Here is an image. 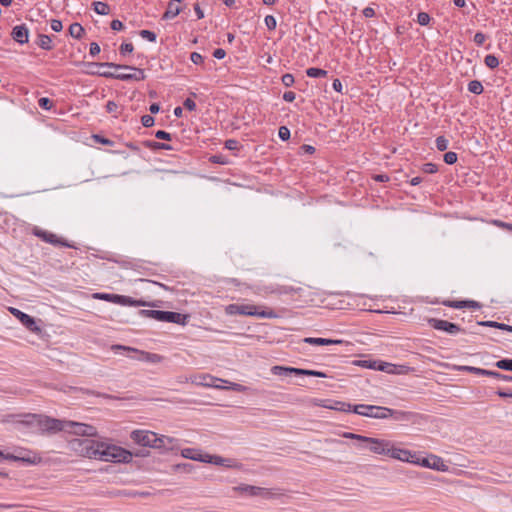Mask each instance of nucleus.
<instances>
[{
    "label": "nucleus",
    "instance_id": "29",
    "mask_svg": "<svg viewBox=\"0 0 512 512\" xmlns=\"http://www.w3.org/2000/svg\"><path fill=\"white\" fill-rule=\"evenodd\" d=\"M174 442V439L168 436L158 434L155 435V445L152 446V448L155 449H170L172 448V444Z\"/></svg>",
    "mask_w": 512,
    "mask_h": 512
},
{
    "label": "nucleus",
    "instance_id": "23",
    "mask_svg": "<svg viewBox=\"0 0 512 512\" xmlns=\"http://www.w3.org/2000/svg\"><path fill=\"white\" fill-rule=\"evenodd\" d=\"M31 452H19L18 454H6L5 459L12 461H21L28 464H36L40 462V457H37L35 454L31 455Z\"/></svg>",
    "mask_w": 512,
    "mask_h": 512
},
{
    "label": "nucleus",
    "instance_id": "19",
    "mask_svg": "<svg viewBox=\"0 0 512 512\" xmlns=\"http://www.w3.org/2000/svg\"><path fill=\"white\" fill-rule=\"evenodd\" d=\"M203 462L211 463V464H214L217 466H223V467H227V468H239L240 467V464H238L235 460L230 459V458H223L218 455L205 454Z\"/></svg>",
    "mask_w": 512,
    "mask_h": 512
},
{
    "label": "nucleus",
    "instance_id": "27",
    "mask_svg": "<svg viewBox=\"0 0 512 512\" xmlns=\"http://www.w3.org/2000/svg\"><path fill=\"white\" fill-rule=\"evenodd\" d=\"M181 0H170L167 6V10L163 15V19H173L175 18L182 10Z\"/></svg>",
    "mask_w": 512,
    "mask_h": 512
},
{
    "label": "nucleus",
    "instance_id": "8",
    "mask_svg": "<svg viewBox=\"0 0 512 512\" xmlns=\"http://www.w3.org/2000/svg\"><path fill=\"white\" fill-rule=\"evenodd\" d=\"M93 297L95 299L112 302V303L119 304L122 306L139 307V306L145 305V302H143L141 300H135V299H133L129 296H125V295L109 294V293H95L93 295Z\"/></svg>",
    "mask_w": 512,
    "mask_h": 512
},
{
    "label": "nucleus",
    "instance_id": "34",
    "mask_svg": "<svg viewBox=\"0 0 512 512\" xmlns=\"http://www.w3.org/2000/svg\"><path fill=\"white\" fill-rule=\"evenodd\" d=\"M93 9L99 15H107L110 12V7L107 3L101 1L93 2Z\"/></svg>",
    "mask_w": 512,
    "mask_h": 512
},
{
    "label": "nucleus",
    "instance_id": "3",
    "mask_svg": "<svg viewBox=\"0 0 512 512\" xmlns=\"http://www.w3.org/2000/svg\"><path fill=\"white\" fill-rule=\"evenodd\" d=\"M225 313L230 316L245 315L264 319L277 317V314L272 309L260 310V307L252 304H229L225 307Z\"/></svg>",
    "mask_w": 512,
    "mask_h": 512
},
{
    "label": "nucleus",
    "instance_id": "31",
    "mask_svg": "<svg viewBox=\"0 0 512 512\" xmlns=\"http://www.w3.org/2000/svg\"><path fill=\"white\" fill-rule=\"evenodd\" d=\"M458 370L473 373L476 375L490 376V377H492V373H493V371H491V370H486V369L473 367V366H459Z\"/></svg>",
    "mask_w": 512,
    "mask_h": 512
},
{
    "label": "nucleus",
    "instance_id": "15",
    "mask_svg": "<svg viewBox=\"0 0 512 512\" xmlns=\"http://www.w3.org/2000/svg\"><path fill=\"white\" fill-rule=\"evenodd\" d=\"M387 456H389L393 459H396V460L403 461V462H409V463L417 462L416 453L411 452L410 450H407V449L396 448V447H394L393 442H391V446L389 448V453L387 454Z\"/></svg>",
    "mask_w": 512,
    "mask_h": 512
},
{
    "label": "nucleus",
    "instance_id": "12",
    "mask_svg": "<svg viewBox=\"0 0 512 512\" xmlns=\"http://www.w3.org/2000/svg\"><path fill=\"white\" fill-rule=\"evenodd\" d=\"M64 431L86 437H95L97 435V429L94 426L68 420H65Z\"/></svg>",
    "mask_w": 512,
    "mask_h": 512
},
{
    "label": "nucleus",
    "instance_id": "43",
    "mask_svg": "<svg viewBox=\"0 0 512 512\" xmlns=\"http://www.w3.org/2000/svg\"><path fill=\"white\" fill-rule=\"evenodd\" d=\"M458 156L455 152L449 151L444 154V162L452 165L457 162Z\"/></svg>",
    "mask_w": 512,
    "mask_h": 512
},
{
    "label": "nucleus",
    "instance_id": "25",
    "mask_svg": "<svg viewBox=\"0 0 512 512\" xmlns=\"http://www.w3.org/2000/svg\"><path fill=\"white\" fill-rule=\"evenodd\" d=\"M236 490L244 492L250 496L269 497L271 495V493L268 489L256 487V486H252V485H242V486L237 487Z\"/></svg>",
    "mask_w": 512,
    "mask_h": 512
},
{
    "label": "nucleus",
    "instance_id": "60",
    "mask_svg": "<svg viewBox=\"0 0 512 512\" xmlns=\"http://www.w3.org/2000/svg\"><path fill=\"white\" fill-rule=\"evenodd\" d=\"M100 53V46L96 42H92L90 44L89 54L91 56H96Z\"/></svg>",
    "mask_w": 512,
    "mask_h": 512
},
{
    "label": "nucleus",
    "instance_id": "53",
    "mask_svg": "<svg viewBox=\"0 0 512 512\" xmlns=\"http://www.w3.org/2000/svg\"><path fill=\"white\" fill-rule=\"evenodd\" d=\"M141 123L144 127H151L154 124V118L151 115H143Z\"/></svg>",
    "mask_w": 512,
    "mask_h": 512
},
{
    "label": "nucleus",
    "instance_id": "30",
    "mask_svg": "<svg viewBox=\"0 0 512 512\" xmlns=\"http://www.w3.org/2000/svg\"><path fill=\"white\" fill-rule=\"evenodd\" d=\"M181 455L187 459L203 462L205 454H202L201 451L197 449L185 448L182 450Z\"/></svg>",
    "mask_w": 512,
    "mask_h": 512
},
{
    "label": "nucleus",
    "instance_id": "45",
    "mask_svg": "<svg viewBox=\"0 0 512 512\" xmlns=\"http://www.w3.org/2000/svg\"><path fill=\"white\" fill-rule=\"evenodd\" d=\"M443 304L445 306L451 307V308H457V309L466 308L465 300L464 301H445Z\"/></svg>",
    "mask_w": 512,
    "mask_h": 512
},
{
    "label": "nucleus",
    "instance_id": "11",
    "mask_svg": "<svg viewBox=\"0 0 512 512\" xmlns=\"http://www.w3.org/2000/svg\"><path fill=\"white\" fill-rule=\"evenodd\" d=\"M389 417L398 422L417 424L423 418V415L413 411L395 410L387 407L386 419Z\"/></svg>",
    "mask_w": 512,
    "mask_h": 512
},
{
    "label": "nucleus",
    "instance_id": "2",
    "mask_svg": "<svg viewBox=\"0 0 512 512\" xmlns=\"http://www.w3.org/2000/svg\"><path fill=\"white\" fill-rule=\"evenodd\" d=\"M132 454L122 447L114 444L99 442L97 460L106 462H129Z\"/></svg>",
    "mask_w": 512,
    "mask_h": 512
},
{
    "label": "nucleus",
    "instance_id": "37",
    "mask_svg": "<svg viewBox=\"0 0 512 512\" xmlns=\"http://www.w3.org/2000/svg\"><path fill=\"white\" fill-rule=\"evenodd\" d=\"M147 147L154 149V150H172V146L166 143L161 142H155V141H149L146 144Z\"/></svg>",
    "mask_w": 512,
    "mask_h": 512
},
{
    "label": "nucleus",
    "instance_id": "40",
    "mask_svg": "<svg viewBox=\"0 0 512 512\" xmlns=\"http://www.w3.org/2000/svg\"><path fill=\"white\" fill-rule=\"evenodd\" d=\"M435 142L439 151H445L448 148L449 141L444 136H438Z\"/></svg>",
    "mask_w": 512,
    "mask_h": 512
},
{
    "label": "nucleus",
    "instance_id": "61",
    "mask_svg": "<svg viewBox=\"0 0 512 512\" xmlns=\"http://www.w3.org/2000/svg\"><path fill=\"white\" fill-rule=\"evenodd\" d=\"M238 141L234 139H229L225 142V148L229 150H236L238 148Z\"/></svg>",
    "mask_w": 512,
    "mask_h": 512
},
{
    "label": "nucleus",
    "instance_id": "16",
    "mask_svg": "<svg viewBox=\"0 0 512 512\" xmlns=\"http://www.w3.org/2000/svg\"><path fill=\"white\" fill-rule=\"evenodd\" d=\"M417 462L415 464H419L423 467L431 468L437 471L445 472L448 470V466L445 464L443 459L436 455H431L427 458L420 459L418 456L416 457Z\"/></svg>",
    "mask_w": 512,
    "mask_h": 512
},
{
    "label": "nucleus",
    "instance_id": "44",
    "mask_svg": "<svg viewBox=\"0 0 512 512\" xmlns=\"http://www.w3.org/2000/svg\"><path fill=\"white\" fill-rule=\"evenodd\" d=\"M264 22L268 30H274L276 28L277 21L273 15H267L264 19Z\"/></svg>",
    "mask_w": 512,
    "mask_h": 512
},
{
    "label": "nucleus",
    "instance_id": "32",
    "mask_svg": "<svg viewBox=\"0 0 512 512\" xmlns=\"http://www.w3.org/2000/svg\"><path fill=\"white\" fill-rule=\"evenodd\" d=\"M37 44L44 50H51L53 48L52 38L46 34H39Z\"/></svg>",
    "mask_w": 512,
    "mask_h": 512
},
{
    "label": "nucleus",
    "instance_id": "51",
    "mask_svg": "<svg viewBox=\"0 0 512 512\" xmlns=\"http://www.w3.org/2000/svg\"><path fill=\"white\" fill-rule=\"evenodd\" d=\"M133 49H134V47H133L132 43H123L120 46V53L122 55H126L129 53H132Z\"/></svg>",
    "mask_w": 512,
    "mask_h": 512
},
{
    "label": "nucleus",
    "instance_id": "38",
    "mask_svg": "<svg viewBox=\"0 0 512 512\" xmlns=\"http://www.w3.org/2000/svg\"><path fill=\"white\" fill-rule=\"evenodd\" d=\"M484 63L487 67L494 69V68L498 67L499 60L495 55L488 54L485 56Z\"/></svg>",
    "mask_w": 512,
    "mask_h": 512
},
{
    "label": "nucleus",
    "instance_id": "7",
    "mask_svg": "<svg viewBox=\"0 0 512 512\" xmlns=\"http://www.w3.org/2000/svg\"><path fill=\"white\" fill-rule=\"evenodd\" d=\"M112 350H114V351H117V350L127 351L128 353H132L133 354V355H128L130 358L136 359V360L142 361V362L160 363L163 360V357L161 355H159V354L145 352V351L138 350L136 348H131V347H128V346H123V345H113L112 346Z\"/></svg>",
    "mask_w": 512,
    "mask_h": 512
},
{
    "label": "nucleus",
    "instance_id": "59",
    "mask_svg": "<svg viewBox=\"0 0 512 512\" xmlns=\"http://www.w3.org/2000/svg\"><path fill=\"white\" fill-rule=\"evenodd\" d=\"M485 39H486V36L482 33V32H477L475 35H474V42L478 45V46H481L484 42H485Z\"/></svg>",
    "mask_w": 512,
    "mask_h": 512
},
{
    "label": "nucleus",
    "instance_id": "50",
    "mask_svg": "<svg viewBox=\"0 0 512 512\" xmlns=\"http://www.w3.org/2000/svg\"><path fill=\"white\" fill-rule=\"evenodd\" d=\"M492 377L497 379V380H502V381H506V382H512V376L501 374V373H499L497 371H493Z\"/></svg>",
    "mask_w": 512,
    "mask_h": 512
},
{
    "label": "nucleus",
    "instance_id": "62",
    "mask_svg": "<svg viewBox=\"0 0 512 512\" xmlns=\"http://www.w3.org/2000/svg\"><path fill=\"white\" fill-rule=\"evenodd\" d=\"M110 26H111V29L114 30V31H120L124 27L123 23L120 20H117V19L112 20Z\"/></svg>",
    "mask_w": 512,
    "mask_h": 512
},
{
    "label": "nucleus",
    "instance_id": "49",
    "mask_svg": "<svg viewBox=\"0 0 512 512\" xmlns=\"http://www.w3.org/2000/svg\"><path fill=\"white\" fill-rule=\"evenodd\" d=\"M281 80H282L283 85L286 86V87L292 86L294 84V81H295L294 80V76L292 74H290V73L284 74L282 76Z\"/></svg>",
    "mask_w": 512,
    "mask_h": 512
},
{
    "label": "nucleus",
    "instance_id": "64",
    "mask_svg": "<svg viewBox=\"0 0 512 512\" xmlns=\"http://www.w3.org/2000/svg\"><path fill=\"white\" fill-rule=\"evenodd\" d=\"M295 93L293 91H286L283 94V100L286 102H293L295 100Z\"/></svg>",
    "mask_w": 512,
    "mask_h": 512
},
{
    "label": "nucleus",
    "instance_id": "52",
    "mask_svg": "<svg viewBox=\"0 0 512 512\" xmlns=\"http://www.w3.org/2000/svg\"><path fill=\"white\" fill-rule=\"evenodd\" d=\"M118 109H119V106L116 102L114 101H108L107 104H106V111L110 114L112 113H117L118 112Z\"/></svg>",
    "mask_w": 512,
    "mask_h": 512
},
{
    "label": "nucleus",
    "instance_id": "17",
    "mask_svg": "<svg viewBox=\"0 0 512 512\" xmlns=\"http://www.w3.org/2000/svg\"><path fill=\"white\" fill-rule=\"evenodd\" d=\"M10 312L17 318L19 319V321L31 332H34V333H40L41 332V329L40 327L36 324L35 320L33 317H31L30 315L20 311L19 309L17 308H13L11 307L10 309Z\"/></svg>",
    "mask_w": 512,
    "mask_h": 512
},
{
    "label": "nucleus",
    "instance_id": "21",
    "mask_svg": "<svg viewBox=\"0 0 512 512\" xmlns=\"http://www.w3.org/2000/svg\"><path fill=\"white\" fill-rule=\"evenodd\" d=\"M391 441L379 438H371L368 444L369 450L378 455H386L389 453Z\"/></svg>",
    "mask_w": 512,
    "mask_h": 512
},
{
    "label": "nucleus",
    "instance_id": "24",
    "mask_svg": "<svg viewBox=\"0 0 512 512\" xmlns=\"http://www.w3.org/2000/svg\"><path fill=\"white\" fill-rule=\"evenodd\" d=\"M214 382L228 383V381L220 379V378H216L210 374H201L192 379V383L201 385L204 387L214 386Z\"/></svg>",
    "mask_w": 512,
    "mask_h": 512
},
{
    "label": "nucleus",
    "instance_id": "57",
    "mask_svg": "<svg viewBox=\"0 0 512 512\" xmlns=\"http://www.w3.org/2000/svg\"><path fill=\"white\" fill-rule=\"evenodd\" d=\"M155 137L157 139H161V140H168L170 141L171 140V134L164 131V130H159L155 133Z\"/></svg>",
    "mask_w": 512,
    "mask_h": 512
},
{
    "label": "nucleus",
    "instance_id": "28",
    "mask_svg": "<svg viewBox=\"0 0 512 512\" xmlns=\"http://www.w3.org/2000/svg\"><path fill=\"white\" fill-rule=\"evenodd\" d=\"M303 342L311 345H339L343 343V340L306 337Z\"/></svg>",
    "mask_w": 512,
    "mask_h": 512
},
{
    "label": "nucleus",
    "instance_id": "18",
    "mask_svg": "<svg viewBox=\"0 0 512 512\" xmlns=\"http://www.w3.org/2000/svg\"><path fill=\"white\" fill-rule=\"evenodd\" d=\"M428 323L432 328L445 331L451 335H455L461 331L460 326L457 324L442 319L431 318L428 320Z\"/></svg>",
    "mask_w": 512,
    "mask_h": 512
},
{
    "label": "nucleus",
    "instance_id": "35",
    "mask_svg": "<svg viewBox=\"0 0 512 512\" xmlns=\"http://www.w3.org/2000/svg\"><path fill=\"white\" fill-rule=\"evenodd\" d=\"M484 88L480 81L478 80H472L468 83V91L473 94H481L483 92Z\"/></svg>",
    "mask_w": 512,
    "mask_h": 512
},
{
    "label": "nucleus",
    "instance_id": "41",
    "mask_svg": "<svg viewBox=\"0 0 512 512\" xmlns=\"http://www.w3.org/2000/svg\"><path fill=\"white\" fill-rule=\"evenodd\" d=\"M139 35L150 42H155L157 38L156 33L150 30H140Z\"/></svg>",
    "mask_w": 512,
    "mask_h": 512
},
{
    "label": "nucleus",
    "instance_id": "20",
    "mask_svg": "<svg viewBox=\"0 0 512 512\" xmlns=\"http://www.w3.org/2000/svg\"><path fill=\"white\" fill-rule=\"evenodd\" d=\"M314 404L320 407L342 412H352L353 410V405L342 401L318 400L315 401Z\"/></svg>",
    "mask_w": 512,
    "mask_h": 512
},
{
    "label": "nucleus",
    "instance_id": "46",
    "mask_svg": "<svg viewBox=\"0 0 512 512\" xmlns=\"http://www.w3.org/2000/svg\"><path fill=\"white\" fill-rule=\"evenodd\" d=\"M38 104L42 109L50 110L53 106L52 101L47 97H42L38 100Z\"/></svg>",
    "mask_w": 512,
    "mask_h": 512
},
{
    "label": "nucleus",
    "instance_id": "36",
    "mask_svg": "<svg viewBox=\"0 0 512 512\" xmlns=\"http://www.w3.org/2000/svg\"><path fill=\"white\" fill-rule=\"evenodd\" d=\"M306 74L311 78H322L327 75V71L320 68L311 67L306 70Z\"/></svg>",
    "mask_w": 512,
    "mask_h": 512
},
{
    "label": "nucleus",
    "instance_id": "48",
    "mask_svg": "<svg viewBox=\"0 0 512 512\" xmlns=\"http://www.w3.org/2000/svg\"><path fill=\"white\" fill-rule=\"evenodd\" d=\"M281 140L286 141L290 138V130L286 126H281L278 131Z\"/></svg>",
    "mask_w": 512,
    "mask_h": 512
},
{
    "label": "nucleus",
    "instance_id": "39",
    "mask_svg": "<svg viewBox=\"0 0 512 512\" xmlns=\"http://www.w3.org/2000/svg\"><path fill=\"white\" fill-rule=\"evenodd\" d=\"M495 366L502 370L512 371V359H501L495 363Z\"/></svg>",
    "mask_w": 512,
    "mask_h": 512
},
{
    "label": "nucleus",
    "instance_id": "5",
    "mask_svg": "<svg viewBox=\"0 0 512 512\" xmlns=\"http://www.w3.org/2000/svg\"><path fill=\"white\" fill-rule=\"evenodd\" d=\"M69 448L80 456L90 459L97 458L99 441L90 438H74L68 442Z\"/></svg>",
    "mask_w": 512,
    "mask_h": 512
},
{
    "label": "nucleus",
    "instance_id": "10",
    "mask_svg": "<svg viewBox=\"0 0 512 512\" xmlns=\"http://www.w3.org/2000/svg\"><path fill=\"white\" fill-rule=\"evenodd\" d=\"M386 411L387 407L366 404L353 405L352 410L355 414L374 419H386Z\"/></svg>",
    "mask_w": 512,
    "mask_h": 512
},
{
    "label": "nucleus",
    "instance_id": "63",
    "mask_svg": "<svg viewBox=\"0 0 512 512\" xmlns=\"http://www.w3.org/2000/svg\"><path fill=\"white\" fill-rule=\"evenodd\" d=\"M371 438L372 437H367V436L358 434L357 439H355V440L360 442V445H359L360 447H363V444H366V445L370 444Z\"/></svg>",
    "mask_w": 512,
    "mask_h": 512
},
{
    "label": "nucleus",
    "instance_id": "58",
    "mask_svg": "<svg viewBox=\"0 0 512 512\" xmlns=\"http://www.w3.org/2000/svg\"><path fill=\"white\" fill-rule=\"evenodd\" d=\"M183 105L189 111H194L196 109V103L191 98H186L185 101L183 102Z\"/></svg>",
    "mask_w": 512,
    "mask_h": 512
},
{
    "label": "nucleus",
    "instance_id": "33",
    "mask_svg": "<svg viewBox=\"0 0 512 512\" xmlns=\"http://www.w3.org/2000/svg\"><path fill=\"white\" fill-rule=\"evenodd\" d=\"M69 34L75 39H80L84 34V28L79 23H72L69 27Z\"/></svg>",
    "mask_w": 512,
    "mask_h": 512
},
{
    "label": "nucleus",
    "instance_id": "22",
    "mask_svg": "<svg viewBox=\"0 0 512 512\" xmlns=\"http://www.w3.org/2000/svg\"><path fill=\"white\" fill-rule=\"evenodd\" d=\"M302 291L301 287H294L291 285H270L265 286L263 288V292L266 294H293V293H300Z\"/></svg>",
    "mask_w": 512,
    "mask_h": 512
},
{
    "label": "nucleus",
    "instance_id": "1",
    "mask_svg": "<svg viewBox=\"0 0 512 512\" xmlns=\"http://www.w3.org/2000/svg\"><path fill=\"white\" fill-rule=\"evenodd\" d=\"M24 418L25 419L21 421L22 423L35 427L42 433L55 434L65 430V420L37 414H27Z\"/></svg>",
    "mask_w": 512,
    "mask_h": 512
},
{
    "label": "nucleus",
    "instance_id": "54",
    "mask_svg": "<svg viewBox=\"0 0 512 512\" xmlns=\"http://www.w3.org/2000/svg\"><path fill=\"white\" fill-rule=\"evenodd\" d=\"M50 25H51V29L54 32H60L63 29L62 22L58 19H52Z\"/></svg>",
    "mask_w": 512,
    "mask_h": 512
},
{
    "label": "nucleus",
    "instance_id": "14",
    "mask_svg": "<svg viewBox=\"0 0 512 512\" xmlns=\"http://www.w3.org/2000/svg\"><path fill=\"white\" fill-rule=\"evenodd\" d=\"M155 432L147 430H134L131 432V439L142 446L151 447L155 445Z\"/></svg>",
    "mask_w": 512,
    "mask_h": 512
},
{
    "label": "nucleus",
    "instance_id": "9",
    "mask_svg": "<svg viewBox=\"0 0 512 512\" xmlns=\"http://www.w3.org/2000/svg\"><path fill=\"white\" fill-rule=\"evenodd\" d=\"M271 372L274 375H280V376L281 375L288 376V375L294 374V375L314 376V377H320V378L327 377V375L322 371L301 369V368H294V367H285V366H273L271 368Z\"/></svg>",
    "mask_w": 512,
    "mask_h": 512
},
{
    "label": "nucleus",
    "instance_id": "26",
    "mask_svg": "<svg viewBox=\"0 0 512 512\" xmlns=\"http://www.w3.org/2000/svg\"><path fill=\"white\" fill-rule=\"evenodd\" d=\"M29 31L25 25L15 26L12 30V38L20 43L24 44L28 42Z\"/></svg>",
    "mask_w": 512,
    "mask_h": 512
},
{
    "label": "nucleus",
    "instance_id": "4",
    "mask_svg": "<svg viewBox=\"0 0 512 512\" xmlns=\"http://www.w3.org/2000/svg\"><path fill=\"white\" fill-rule=\"evenodd\" d=\"M92 65L94 66H98V67H107V68H113V69H125V70H132L134 71L133 74H129V75H116V73L114 72H110L109 70H106V71H103V72H98V74L100 76H103V77H106V78H115V79H119V80H122V81H129V80H134V81H142L145 79V73H144V70L143 69H140V68H136V67H132V66H128V65H120V64H115V63H110V62H104V63H92Z\"/></svg>",
    "mask_w": 512,
    "mask_h": 512
},
{
    "label": "nucleus",
    "instance_id": "56",
    "mask_svg": "<svg viewBox=\"0 0 512 512\" xmlns=\"http://www.w3.org/2000/svg\"><path fill=\"white\" fill-rule=\"evenodd\" d=\"M247 389V387L238 384V383H229V386L227 387V390H233L237 392H244Z\"/></svg>",
    "mask_w": 512,
    "mask_h": 512
},
{
    "label": "nucleus",
    "instance_id": "13",
    "mask_svg": "<svg viewBox=\"0 0 512 512\" xmlns=\"http://www.w3.org/2000/svg\"><path fill=\"white\" fill-rule=\"evenodd\" d=\"M33 234L43 240L44 242H47L49 244H52L54 246H63L68 248H75V246L68 241L60 238L58 235L49 232L47 230H43L41 228L35 227L33 229Z\"/></svg>",
    "mask_w": 512,
    "mask_h": 512
},
{
    "label": "nucleus",
    "instance_id": "47",
    "mask_svg": "<svg viewBox=\"0 0 512 512\" xmlns=\"http://www.w3.org/2000/svg\"><path fill=\"white\" fill-rule=\"evenodd\" d=\"M422 170L427 174H434L438 171V167L434 163H425L422 167Z\"/></svg>",
    "mask_w": 512,
    "mask_h": 512
},
{
    "label": "nucleus",
    "instance_id": "55",
    "mask_svg": "<svg viewBox=\"0 0 512 512\" xmlns=\"http://www.w3.org/2000/svg\"><path fill=\"white\" fill-rule=\"evenodd\" d=\"M190 60H191L194 64L198 65V64L203 63V60H204V59H203V56H202L200 53H198V52H192V53H191V55H190Z\"/></svg>",
    "mask_w": 512,
    "mask_h": 512
},
{
    "label": "nucleus",
    "instance_id": "6",
    "mask_svg": "<svg viewBox=\"0 0 512 512\" xmlns=\"http://www.w3.org/2000/svg\"><path fill=\"white\" fill-rule=\"evenodd\" d=\"M140 314L144 317L155 319L160 322H169L179 325H186L188 320V315L179 312L161 310H141Z\"/></svg>",
    "mask_w": 512,
    "mask_h": 512
},
{
    "label": "nucleus",
    "instance_id": "42",
    "mask_svg": "<svg viewBox=\"0 0 512 512\" xmlns=\"http://www.w3.org/2000/svg\"><path fill=\"white\" fill-rule=\"evenodd\" d=\"M430 16L428 13L426 12H420L418 13L417 15V22L421 25V26H426L429 24L430 22Z\"/></svg>",
    "mask_w": 512,
    "mask_h": 512
}]
</instances>
